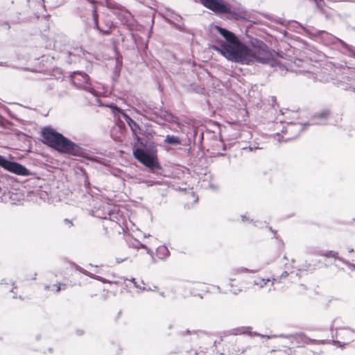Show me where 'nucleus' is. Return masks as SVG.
<instances>
[{"label":"nucleus","instance_id":"1","mask_svg":"<svg viewBox=\"0 0 355 355\" xmlns=\"http://www.w3.org/2000/svg\"><path fill=\"white\" fill-rule=\"evenodd\" d=\"M212 32H218L224 40H216L212 48L219 52L228 60L245 64L254 62L270 63L272 64L275 52L268 49L262 42H256L252 48L242 43L232 32L218 26H213Z\"/></svg>","mask_w":355,"mask_h":355},{"label":"nucleus","instance_id":"2","mask_svg":"<svg viewBox=\"0 0 355 355\" xmlns=\"http://www.w3.org/2000/svg\"><path fill=\"white\" fill-rule=\"evenodd\" d=\"M42 136L44 144L60 152L75 155L78 151V146L74 143L51 128H43Z\"/></svg>","mask_w":355,"mask_h":355},{"label":"nucleus","instance_id":"3","mask_svg":"<svg viewBox=\"0 0 355 355\" xmlns=\"http://www.w3.org/2000/svg\"><path fill=\"white\" fill-rule=\"evenodd\" d=\"M71 80L78 87L88 90L94 95H106L107 92L104 91V88H103L101 91L99 90L98 88L96 89L94 87H92L91 84L89 83V78L85 73H83L81 72H73V73L71 75Z\"/></svg>","mask_w":355,"mask_h":355},{"label":"nucleus","instance_id":"4","mask_svg":"<svg viewBox=\"0 0 355 355\" xmlns=\"http://www.w3.org/2000/svg\"><path fill=\"white\" fill-rule=\"evenodd\" d=\"M0 166L5 170L19 175H29L28 170L21 164L8 160L4 157L0 155Z\"/></svg>","mask_w":355,"mask_h":355},{"label":"nucleus","instance_id":"5","mask_svg":"<svg viewBox=\"0 0 355 355\" xmlns=\"http://www.w3.org/2000/svg\"><path fill=\"white\" fill-rule=\"evenodd\" d=\"M133 154L137 159L141 163L149 168L155 166L156 160L155 152H147L141 148H136L133 150Z\"/></svg>","mask_w":355,"mask_h":355},{"label":"nucleus","instance_id":"6","mask_svg":"<svg viewBox=\"0 0 355 355\" xmlns=\"http://www.w3.org/2000/svg\"><path fill=\"white\" fill-rule=\"evenodd\" d=\"M200 1L204 6L217 13H227L231 10L230 6L223 0Z\"/></svg>","mask_w":355,"mask_h":355},{"label":"nucleus","instance_id":"7","mask_svg":"<svg viewBox=\"0 0 355 355\" xmlns=\"http://www.w3.org/2000/svg\"><path fill=\"white\" fill-rule=\"evenodd\" d=\"M355 337V331L349 328H340L336 330V338L338 340L335 341V344L343 343L341 347L348 344L354 340Z\"/></svg>","mask_w":355,"mask_h":355},{"label":"nucleus","instance_id":"8","mask_svg":"<svg viewBox=\"0 0 355 355\" xmlns=\"http://www.w3.org/2000/svg\"><path fill=\"white\" fill-rule=\"evenodd\" d=\"M343 254L347 259L345 264L352 270H355V251L353 248L346 247L343 250Z\"/></svg>","mask_w":355,"mask_h":355},{"label":"nucleus","instance_id":"9","mask_svg":"<svg viewBox=\"0 0 355 355\" xmlns=\"http://www.w3.org/2000/svg\"><path fill=\"white\" fill-rule=\"evenodd\" d=\"M168 253V250L165 245H160L157 249V256L160 259H165Z\"/></svg>","mask_w":355,"mask_h":355},{"label":"nucleus","instance_id":"10","mask_svg":"<svg viewBox=\"0 0 355 355\" xmlns=\"http://www.w3.org/2000/svg\"><path fill=\"white\" fill-rule=\"evenodd\" d=\"M269 282H270V279L268 278L265 279L258 277L254 279V284L261 288H263Z\"/></svg>","mask_w":355,"mask_h":355},{"label":"nucleus","instance_id":"11","mask_svg":"<svg viewBox=\"0 0 355 355\" xmlns=\"http://www.w3.org/2000/svg\"><path fill=\"white\" fill-rule=\"evenodd\" d=\"M165 142L170 144H180V139L178 137L167 135Z\"/></svg>","mask_w":355,"mask_h":355},{"label":"nucleus","instance_id":"12","mask_svg":"<svg viewBox=\"0 0 355 355\" xmlns=\"http://www.w3.org/2000/svg\"><path fill=\"white\" fill-rule=\"evenodd\" d=\"M323 255L328 258H334L335 259H339L338 252L334 250H329L325 252Z\"/></svg>","mask_w":355,"mask_h":355},{"label":"nucleus","instance_id":"13","mask_svg":"<svg viewBox=\"0 0 355 355\" xmlns=\"http://www.w3.org/2000/svg\"><path fill=\"white\" fill-rule=\"evenodd\" d=\"M255 272L257 270H250L245 268H239L235 270V274L236 275H241L245 272Z\"/></svg>","mask_w":355,"mask_h":355},{"label":"nucleus","instance_id":"14","mask_svg":"<svg viewBox=\"0 0 355 355\" xmlns=\"http://www.w3.org/2000/svg\"><path fill=\"white\" fill-rule=\"evenodd\" d=\"M129 126L130 127V128H131L132 131L133 132V133L135 135H137V131L139 129V126L137 124V123L134 121L131 125H129Z\"/></svg>","mask_w":355,"mask_h":355},{"label":"nucleus","instance_id":"15","mask_svg":"<svg viewBox=\"0 0 355 355\" xmlns=\"http://www.w3.org/2000/svg\"><path fill=\"white\" fill-rule=\"evenodd\" d=\"M122 114H123L124 119L126 121V122L128 123V125H131L134 122V121L126 114L122 113Z\"/></svg>","mask_w":355,"mask_h":355},{"label":"nucleus","instance_id":"16","mask_svg":"<svg viewBox=\"0 0 355 355\" xmlns=\"http://www.w3.org/2000/svg\"><path fill=\"white\" fill-rule=\"evenodd\" d=\"M231 287L232 288L230 289V291L234 294H237L242 291L241 288H234L232 284H231Z\"/></svg>","mask_w":355,"mask_h":355},{"label":"nucleus","instance_id":"17","mask_svg":"<svg viewBox=\"0 0 355 355\" xmlns=\"http://www.w3.org/2000/svg\"><path fill=\"white\" fill-rule=\"evenodd\" d=\"M329 112L327 111H324L320 114V117L322 119H325L328 116Z\"/></svg>","mask_w":355,"mask_h":355},{"label":"nucleus","instance_id":"18","mask_svg":"<svg viewBox=\"0 0 355 355\" xmlns=\"http://www.w3.org/2000/svg\"><path fill=\"white\" fill-rule=\"evenodd\" d=\"M93 17H94V23H95V26H96V28H98V22H97V16H96V13H94Z\"/></svg>","mask_w":355,"mask_h":355},{"label":"nucleus","instance_id":"19","mask_svg":"<svg viewBox=\"0 0 355 355\" xmlns=\"http://www.w3.org/2000/svg\"><path fill=\"white\" fill-rule=\"evenodd\" d=\"M296 128V129H299V125H290L288 127V129L289 130H292L294 128Z\"/></svg>","mask_w":355,"mask_h":355},{"label":"nucleus","instance_id":"20","mask_svg":"<svg viewBox=\"0 0 355 355\" xmlns=\"http://www.w3.org/2000/svg\"><path fill=\"white\" fill-rule=\"evenodd\" d=\"M299 338H303L304 340V342H306V338H304V336L302 334L297 335Z\"/></svg>","mask_w":355,"mask_h":355},{"label":"nucleus","instance_id":"21","mask_svg":"<svg viewBox=\"0 0 355 355\" xmlns=\"http://www.w3.org/2000/svg\"><path fill=\"white\" fill-rule=\"evenodd\" d=\"M287 275H288V272H287V271H285V272H284L282 273V277H286Z\"/></svg>","mask_w":355,"mask_h":355},{"label":"nucleus","instance_id":"22","mask_svg":"<svg viewBox=\"0 0 355 355\" xmlns=\"http://www.w3.org/2000/svg\"><path fill=\"white\" fill-rule=\"evenodd\" d=\"M147 253H148V254H150V255H152L153 252H152V250H151L148 249V250H147Z\"/></svg>","mask_w":355,"mask_h":355},{"label":"nucleus","instance_id":"23","mask_svg":"<svg viewBox=\"0 0 355 355\" xmlns=\"http://www.w3.org/2000/svg\"><path fill=\"white\" fill-rule=\"evenodd\" d=\"M96 279L102 281L103 282H105V281L101 277H96Z\"/></svg>","mask_w":355,"mask_h":355},{"label":"nucleus","instance_id":"24","mask_svg":"<svg viewBox=\"0 0 355 355\" xmlns=\"http://www.w3.org/2000/svg\"><path fill=\"white\" fill-rule=\"evenodd\" d=\"M61 288H60V285L59 286H57V289H56V291L58 292L59 291H60Z\"/></svg>","mask_w":355,"mask_h":355},{"label":"nucleus","instance_id":"25","mask_svg":"<svg viewBox=\"0 0 355 355\" xmlns=\"http://www.w3.org/2000/svg\"><path fill=\"white\" fill-rule=\"evenodd\" d=\"M266 337H267V338H271L276 337V336L272 335V336H267Z\"/></svg>","mask_w":355,"mask_h":355},{"label":"nucleus","instance_id":"26","mask_svg":"<svg viewBox=\"0 0 355 355\" xmlns=\"http://www.w3.org/2000/svg\"><path fill=\"white\" fill-rule=\"evenodd\" d=\"M291 275L295 274V275H297V273L295 271H294V270H293V271H291Z\"/></svg>","mask_w":355,"mask_h":355},{"label":"nucleus","instance_id":"27","mask_svg":"<svg viewBox=\"0 0 355 355\" xmlns=\"http://www.w3.org/2000/svg\"><path fill=\"white\" fill-rule=\"evenodd\" d=\"M275 282H277V279H275V278L272 279V284H273Z\"/></svg>","mask_w":355,"mask_h":355},{"label":"nucleus","instance_id":"28","mask_svg":"<svg viewBox=\"0 0 355 355\" xmlns=\"http://www.w3.org/2000/svg\"><path fill=\"white\" fill-rule=\"evenodd\" d=\"M191 295H196V293L195 292L191 291Z\"/></svg>","mask_w":355,"mask_h":355},{"label":"nucleus","instance_id":"29","mask_svg":"<svg viewBox=\"0 0 355 355\" xmlns=\"http://www.w3.org/2000/svg\"><path fill=\"white\" fill-rule=\"evenodd\" d=\"M132 281L134 282L135 286L137 287V286L136 285V283L135 282V279H132Z\"/></svg>","mask_w":355,"mask_h":355}]
</instances>
